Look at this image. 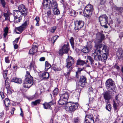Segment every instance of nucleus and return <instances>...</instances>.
<instances>
[{"label":"nucleus","mask_w":123,"mask_h":123,"mask_svg":"<svg viewBox=\"0 0 123 123\" xmlns=\"http://www.w3.org/2000/svg\"><path fill=\"white\" fill-rule=\"evenodd\" d=\"M104 38V34L100 33L97 34L95 42L94 47L96 49L92 55L95 59L104 62L107 59V54L109 53V51L108 48L106 46L101 43Z\"/></svg>","instance_id":"nucleus-1"},{"label":"nucleus","mask_w":123,"mask_h":123,"mask_svg":"<svg viewBox=\"0 0 123 123\" xmlns=\"http://www.w3.org/2000/svg\"><path fill=\"white\" fill-rule=\"evenodd\" d=\"M33 84V77L30 75L29 72L26 71L25 79L23 84L24 87L27 88H29Z\"/></svg>","instance_id":"nucleus-2"},{"label":"nucleus","mask_w":123,"mask_h":123,"mask_svg":"<svg viewBox=\"0 0 123 123\" xmlns=\"http://www.w3.org/2000/svg\"><path fill=\"white\" fill-rule=\"evenodd\" d=\"M64 107L66 110L70 113L74 112L78 108L79 104L77 102H69L65 104Z\"/></svg>","instance_id":"nucleus-3"},{"label":"nucleus","mask_w":123,"mask_h":123,"mask_svg":"<svg viewBox=\"0 0 123 123\" xmlns=\"http://www.w3.org/2000/svg\"><path fill=\"white\" fill-rule=\"evenodd\" d=\"M69 95L68 92H64L60 94V99L58 101L59 105H63L66 104L68 101Z\"/></svg>","instance_id":"nucleus-4"},{"label":"nucleus","mask_w":123,"mask_h":123,"mask_svg":"<svg viewBox=\"0 0 123 123\" xmlns=\"http://www.w3.org/2000/svg\"><path fill=\"white\" fill-rule=\"evenodd\" d=\"M105 85L106 88L109 91L111 92L114 90L115 84L111 79L107 80L105 82Z\"/></svg>","instance_id":"nucleus-5"},{"label":"nucleus","mask_w":123,"mask_h":123,"mask_svg":"<svg viewBox=\"0 0 123 123\" xmlns=\"http://www.w3.org/2000/svg\"><path fill=\"white\" fill-rule=\"evenodd\" d=\"M93 10V7L92 5L90 4L88 5L86 7L84 12L85 16L87 17H90Z\"/></svg>","instance_id":"nucleus-6"},{"label":"nucleus","mask_w":123,"mask_h":123,"mask_svg":"<svg viewBox=\"0 0 123 123\" xmlns=\"http://www.w3.org/2000/svg\"><path fill=\"white\" fill-rule=\"evenodd\" d=\"M29 23V21L27 20L25 21L19 27L16 28L15 29V31L17 33L19 34L26 28Z\"/></svg>","instance_id":"nucleus-7"},{"label":"nucleus","mask_w":123,"mask_h":123,"mask_svg":"<svg viewBox=\"0 0 123 123\" xmlns=\"http://www.w3.org/2000/svg\"><path fill=\"white\" fill-rule=\"evenodd\" d=\"M99 19L101 26H104L106 28H108V26L106 25L108 23V18L106 15L100 16L99 17Z\"/></svg>","instance_id":"nucleus-8"},{"label":"nucleus","mask_w":123,"mask_h":123,"mask_svg":"<svg viewBox=\"0 0 123 123\" xmlns=\"http://www.w3.org/2000/svg\"><path fill=\"white\" fill-rule=\"evenodd\" d=\"M51 1L50 0H44V3H42V4L44 6V7L45 8V6L46 7H47L49 4H51L52 7V8L53 9L54 8H57V4L56 2L54 1L52 3H51Z\"/></svg>","instance_id":"nucleus-9"},{"label":"nucleus","mask_w":123,"mask_h":123,"mask_svg":"<svg viewBox=\"0 0 123 123\" xmlns=\"http://www.w3.org/2000/svg\"><path fill=\"white\" fill-rule=\"evenodd\" d=\"M75 28V30H77L80 29L83 27L84 24V22L82 21H76L74 23Z\"/></svg>","instance_id":"nucleus-10"},{"label":"nucleus","mask_w":123,"mask_h":123,"mask_svg":"<svg viewBox=\"0 0 123 123\" xmlns=\"http://www.w3.org/2000/svg\"><path fill=\"white\" fill-rule=\"evenodd\" d=\"M67 62V67L68 68H72L71 67L72 64L74 63V61L73 58L71 56H68V57L66 60Z\"/></svg>","instance_id":"nucleus-11"},{"label":"nucleus","mask_w":123,"mask_h":123,"mask_svg":"<svg viewBox=\"0 0 123 123\" xmlns=\"http://www.w3.org/2000/svg\"><path fill=\"white\" fill-rule=\"evenodd\" d=\"M18 10L21 12L24 16L27 15V9L24 5L21 4L18 7Z\"/></svg>","instance_id":"nucleus-12"},{"label":"nucleus","mask_w":123,"mask_h":123,"mask_svg":"<svg viewBox=\"0 0 123 123\" xmlns=\"http://www.w3.org/2000/svg\"><path fill=\"white\" fill-rule=\"evenodd\" d=\"M69 46L68 45H64L62 49L59 50V54L60 55H62L64 53H67L69 50Z\"/></svg>","instance_id":"nucleus-13"},{"label":"nucleus","mask_w":123,"mask_h":123,"mask_svg":"<svg viewBox=\"0 0 123 123\" xmlns=\"http://www.w3.org/2000/svg\"><path fill=\"white\" fill-rule=\"evenodd\" d=\"M92 47V46L91 43H88L86 47H84L82 49L81 51L83 53H87L91 50Z\"/></svg>","instance_id":"nucleus-14"},{"label":"nucleus","mask_w":123,"mask_h":123,"mask_svg":"<svg viewBox=\"0 0 123 123\" xmlns=\"http://www.w3.org/2000/svg\"><path fill=\"white\" fill-rule=\"evenodd\" d=\"M55 103V102L54 100H52L49 103H45L43 104V105L44 109H49L52 110V108L51 106L54 105Z\"/></svg>","instance_id":"nucleus-15"},{"label":"nucleus","mask_w":123,"mask_h":123,"mask_svg":"<svg viewBox=\"0 0 123 123\" xmlns=\"http://www.w3.org/2000/svg\"><path fill=\"white\" fill-rule=\"evenodd\" d=\"M86 78L84 76L80 77L79 80V84L82 87L85 86L86 84Z\"/></svg>","instance_id":"nucleus-16"},{"label":"nucleus","mask_w":123,"mask_h":123,"mask_svg":"<svg viewBox=\"0 0 123 123\" xmlns=\"http://www.w3.org/2000/svg\"><path fill=\"white\" fill-rule=\"evenodd\" d=\"M13 15L14 17H22L23 14L18 10H14L13 12Z\"/></svg>","instance_id":"nucleus-17"},{"label":"nucleus","mask_w":123,"mask_h":123,"mask_svg":"<svg viewBox=\"0 0 123 123\" xmlns=\"http://www.w3.org/2000/svg\"><path fill=\"white\" fill-rule=\"evenodd\" d=\"M104 98L107 101H109L111 98V95L108 92H106L104 94Z\"/></svg>","instance_id":"nucleus-18"},{"label":"nucleus","mask_w":123,"mask_h":123,"mask_svg":"<svg viewBox=\"0 0 123 123\" xmlns=\"http://www.w3.org/2000/svg\"><path fill=\"white\" fill-rule=\"evenodd\" d=\"M37 48L36 45H33L32 48L29 50V53L30 55H33L35 53L37 52Z\"/></svg>","instance_id":"nucleus-19"},{"label":"nucleus","mask_w":123,"mask_h":123,"mask_svg":"<svg viewBox=\"0 0 123 123\" xmlns=\"http://www.w3.org/2000/svg\"><path fill=\"white\" fill-rule=\"evenodd\" d=\"M90 90V91L89 93V102L90 103H92L94 100V99L93 97V96L91 97V94L93 93V91L92 90V88L91 87L89 88Z\"/></svg>","instance_id":"nucleus-20"},{"label":"nucleus","mask_w":123,"mask_h":123,"mask_svg":"<svg viewBox=\"0 0 123 123\" xmlns=\"http://www.w3.org/2000/svg\"><path fill=\"white\" fill-rule=\"evenodd\" d=\"M11 81L17 83L21 84L22 83V80L20 78L16 77H14L11 80Z\"/></svg>","instance_id":"nucleus-21"},{"label":"nucleus","mask_w":123,"mask_h":123,"mask_svg":"<svg viewBox=\"0 0 123 123\" xmlns=\"http://www.w3.org/2000/svg\"><path fill=\"white\" fill-rule=\"evenodd\" d=\"M81 92V90L80 89H77L76 90L75 92H74V95L78 100H79V97L80 96V93Z\"/></svg>","instance_id":"nucleus-22"},{"label":"nucleus","mask_w":123,"mask_h":123,"mask_svg":"<svg viewBox=\"0 0 123 123\" xmlns=\"http://www.w3.org/2000/svg\"><path fill=\"white\" fill-rule=\"evenodd\" d=\"M49 74L46 72H45L43 73L41 77L44 80L48 79H49Z\"/></svg>","instance_id":"nucleus-23"},{"label":"nucleus","mask_w":123,"mask_h":123,"mask_svg":"<svg viewBox=\"0 0 123 123\" xmlns=\"http://www.w3.org/2000/svg\"><path fill=\"white\" fill-rule=\"evenodd\" d=\"M10 102L8 98H6L4 101V104L6 107H8L10 106Z\"/></svg>","instance_id":"nucleus-24"},{"label":"nucleus","mask_w":123,"mask_h":123,"mask_svg":"<svg viewBox=\"0 0 123 123\" xmlns=\"http://www.w3.org/2000/svg\"><path fill=\"white\" fill-rule=\"evenodd\" d=\"M22 17H14V21L15 23L20 22L22 19Z\"/></svg>","instance_id":"nucleus-25"},{"label":"nucleus","mask_w":123,"mask_h":123,"mask_svg":"<svg viewBox=\"0 0 123 123\" xmlns=\"http://www.w3.org/2000/svg\"><path fill=\"white\" fill-rule=\"evenodd\" d=\"M119 102H117V103H116L115 101L114 100H113V105L115 111H116L117 110V108L119 105Z\"/></svg>","instance_id":"nucleus-26"},{"label":"nucleus","mask_w":123,"mask_h":123,"mask_svg":"<svg viewBox=\"0 0 123 123\" xmlns=\"http://www.w3.org/2000/svg\"><path fill=\"white\" fill-rule=\"evenodd\" d=\"M94 119L93 116L91 114L87 115H86L85 120H90Z\"/></svg>","instance_id":"nucleus-27"},{"label":"nucleus","mask_w":123,"mask_h":123,"mask_svg":"<svg viewBox=\"0 0 123 123\" xmlns=\"http://www.w3.org/2000/svg\"><path fill=\"white\" fill-rule=\"evenodd\" d=\"M106 109L108 111L110 112L111 110V106L110 104L107 103L106 104Z\"/></svg>","instance_id":"nucleus-28"},{"label":"nucleus","mask_w":123,"mask_h":123,"mask_svg":"<svg viewBox=\"0 0 123 123\" xmlns=\"http://www.w3.org/2000/svg\"><path fill=\"white\" fill-rule=\"evenodd\" d=\"M69 14L71 16H75L77 14V13L74 10H72L70 11Z\"/></svg>","instance_id":"nucleus-29"},{"label":"nucleus","mask_w":123,"mask_h":123,"mask_svg":"<svg viewBox=\"0 0 123 123\" xmlns=\"http://www.w3.org/2000/svg\"><path fill=\"white\" fill-rule=\"evenodd\" d=\"M58 36H55L53 37L51 39V42L53 44L55 42V41L58 38Z\"/></svg>","instance_id":"nucleus-30"},{"label":"nucleus","mask_w":123,"mask_h":123,"mask_svg":"<svg viewBox=\"0 0 123 123\" xmlns=\"http://www.w3.org/2000/svg\"><path fill=\"white\" fill-rule=\"evenodd\" d=\"M123 54V51L122 50L120 49L118 50L117 52V55L118 56H121Z\"/></svg>","instance_id":"nucleus-31"},{"label":"nucleus","mask_w":123,"mask_h":123,"mask_svg":"<svg viewBox=\"0 0 123 123\" xmlns=\"http://www.w3.org/2000/svg\"><path fill=\"white\" fill-rule=\"evenodd\" d=\"M45 69H49L51 67V65L47 61L45 62Z\"/></svg>","instance_id":"nucleus-32"},{"label":"nucleus","mask_w":123,"mask_h":123,"mask_svg":"<svg viewBox=\"0 0 123 123\" xmlns=\"http://www.w3.org/2000/svg\"><path fill=\"white\" fill-rule=\"evenodd\" d=\"M54 13L55 15H58L60 13V12L57 8L53 9Z\"/></svg>","instance_id":"nucleus-33"},{"label":"nucleus","mask_w":123,"mask_h":123,"mask_svg":"<svg viewBox=\"0 0 123 123\" xmlns=\"http://www.w3.org/2000/svg\"><path fill=\"white\" fill-rule=\"evenodd\" d=\"M85 63L83 61L79 60L78 61L77 63V65H82Z\"/></svg>","instance_id":"nucleus-34"},{"label":"nucleus","mask_w":123,"mask_h":123,"mask_svg":"<svg viewBox=\"0 0 123 123\" xmlns=\"http://www.w3.org/2000/svg\"><path fill=\"white\" fill-rule=\"evenodd\" d=\"M40 102V100L39 99L37 100L34 101L32 102H31V104L34 105H36L37 104L39 103Z\"/></svg>","instance_id":"nucleus-35"},{"label":"nucleus","mask_w":123,"mask_h":123,"mask_svg":"<svg viewBox=\"0 0 123 123\" xmlns=\"http://www.w3.org/2000/svg\"><path fill=\"white\" fill-rule=\"evenodd\" d=\"M70 42L73 48H74V39L73 37H71L70 39Z\"/></svg>","instance_id":"nucleus-36"},{"label":"nucleus","mask_w":123,"mask_h":123,"mask_svg":"<svg viewBox=\"0 0 123 123\" xmlns=\"http://www.w3.org/2000/svg\"><path fill=\"white\" fill-rule=\"evenodd\" d=\"M56 29V27L55 26H54L51 27L50 30V31L52 33H54Z\"/></svg>","instance_id":"nucleus-37"},{"label":"nucleus","mask_w":123,"mask_h":123,"mask_svg":"<svg viewBox=\"0 0 123 123\" xmlns=\"http://www.w3.org/2000/svg\"><path fill=\"white\" fill-rule=\"evenodd\" d=\"M120 95L119 94L116 95L115 99L117 101V102H119V100H120Z\"/></svg>","instance_id":"nucleus-38"},{"label":"nucleus","mask_w":123,"mask_h":123,"mask_svg":"<svg viewBox=\"0 0 123 123\" xmlns=\"http://www.w3.org/2000/svg\"><path fill=\"white\" fill-rule=\"evenodd\" d=\"M86 123H94V119L85 120Z\"/></svg>","instance_id":"nucleus-39"},{"label":"nucleus","mask_w":123,"mask_h":123,"mask_svg":"<svg viewBox=\"0 0 123 123\" xmlns=\"http://www.w3.org/2000/svg\"><path fill=\"white\" fill-rule=\"evenodd\" d=\"M83 70H78V71L76 72V77L78 78L79 77V75L80 74L81 71Z\"/></svg>","instance_id":"nucleus-40"},{"label":"nucleus","mask_w":123,"mask_h":123,"mask_svg":"<svg viewBox=\"0 0 123 123\" xmlns=\"http://www.w3.org/2000/svg\"><path fill=\"white\" fill-rule=\"evenodd\" d=\"M58 92V89L56 88L53 91V94L54 95H57Z\"/></svg>","instance_id":"nucleus-41"},{"label":"nucleus","mask_w":123,"mask_h":123,"mask_svg":"<svg viewBox=\"0 0 123 123\" xmlns=\"http://www.w3.org/2000/svg\"><path fill=\"white\" fill-rule=\"evenodd\" d=\"M8 28L7 27L5 28L4 29V36H6L8 32Z\"/></svg>","instance_id":"nucleus-42"},{"label":"nucleus","mask_w":123,"mask_h":123,"mask_svg":"<svg viewBox=\"0 0 123 123\" xmlns=\"http://www.w3.org/2000/svg\"><path fill=\"white\" fill-rule=\"evenodd\" d=\"M7 70H5L3 71V75L4 78H6V75L7 74Z\"/></svg>","instance_id":"nucleus-43"},{"label":"nucleus","mask_w":123,"mask_h":123,"mask_svg":"<svg viewBox=\"0 0 123 123\" xmlns=\"http://www.w3.org/2000/svg\"><path fill=\"white\" fill-rule=\"evenodd\" d=\"M0 3L3 7L5 6L6 2L4 0H0Z\"/></svg>","instance_id":"nucleus-44"},{"label":"nucleus","mask_w":123,"mask_h":123,"mask_svg":"<svg viewBox=\"0 0 123 123\" xmlns=\"http://www.w3.org/2000/svg\"><path fill=\"white\" fill-rule=\"evenodd\" d=\"M36 68V66L33 63L30 64V68L31 69H35Z\"/></svg>","instance_id":"nucleus-45"},{"label":"nucleus","mask_w":123,"mask_h":123,"mask_svg":"<svg viewBox=\"0 0 123 123\" xmlns=\"http://www.w3.org/2000/svg\"><path fill=\"white\" fill-rule=\"evenodd\" d=\"M71 71V70H67V72L64 73L66 77H68Z\"/></svg>","instance_id":"nucleus-46"},{"label":"nucleus","mask_w":123,"mask_h":123,"mask_svg":"<svg viewBox=\"0 0 123 123\" xmlns=\"http://www.w3.org/2000/svg\"><path fill=\"white\" fill-rule=\"evenodd\" d=\"M87 58V59L90 61L91 64H92L93 62V60L92 57L90 56H88Z\"/></svg>","instance_id":"nucleus-47"},{"label":"nucleus","mask_w":123,"mask_h":123,"mask_svg":"<svg viewBox=\"0 0 123 123\" xmlns=\"http://www.w3.org/2000/svg\"><path fill=\"white\" fill-rule=\"evenodd\" d=\"M74 123H79L80 120L78 118H76L74 119Z\"/></svg>","instance_id":"nucleus-48"},{"label":"nucleus","mask_w":123,"mask_h":123,"mask_svg":"<svg viewBox=\"0 0 123 123\" xmlns=\"http://www.w3.org/2000/svg\"><path fill=\"white\" fill-rule=\"evenodd\" d=\"M9 57H7L5 58V60L6 62L7 63H9L10 62V61L9 59Z\"/></svg>","instance_id":"nucleus-49"},{"label":"nucleus","mask_w":123,"mask_h":123,"mask_svg":"<svg viewBox=\"0 0 123 123\" xmlns=\"http://www.w3.org/2000/svg\"><path fill=\"white\" fill-rule=\"evenodd\" d=\"M19 37L17 38V39H16V40L13 41V44H17V43L18 42V40H19Z\"/></svg>","instance_id":"nucleus-50"},{"label":"nucleus","mask_w":123,"mask_h":123,"mask_svg":"<svg viewBox=\"0 0 123 123\" xmlns=\"http://www.w3.org/2000/svg\"><path fill=\"white\" fill-rule=\"evenodd\" d=\"M113 68H116L117 69H119L120 68L119 67L117 64H115Z\"/></svg>","instance_id":"nucleus-51"},{"label":"nucleus","mask_w":123,"mask_h":123,"mask_svg":"<svg viewBox=\"0 0 123 123\" xmlns=\"http://www.w3.org/2000/svg\"><path fill=\"white\" fill-rule=\"evenodd\" d=\"M0 95L2 99H3L4 98V95L3 92H0Z\"/></svg>","instance_id":"nucleus-52"},{"label":"nucleus","mask_w":123,"mask_h":123,"mask_svg":"<svg viewBox=\"0 0 123 123\" xmlns=\"http://www.w3.org/2000/svg\"><path fill=\"white\" fill-rule=\"evenodd\" d=\"M51 68H53L54 69H57V68H56V66L54 64L53 65L51 66Z\"/></svg>","instance_id":"nucleus-53"},{"label":"nucleus","mask_w":123,"mask_h":123,"mask_svg":"<svg viewBox=\"0 0 123 123\" xmlns=\"http://www.w3.org/2000/svg\"><path fill=\"white\" fill-rule=\"evenodd\" d=\"M45 59V58L44 57H41L39 59V61H44Z\"/></svg>","instance_id":"nucleus-54"},{"label":"nucleus","mask_w":123,"mask_h":123,"mask_svg":"<svg viewBox=\"0 0 123 123\" xmlns=\"http://www.w3.org/2000/svg\"><path fill=\"white\" fill-rule=\"evenodd\" d=\"M15 109L14 108H13L11 110V114H12L14 113V111L15 110Z\"/></svg>","instance_id":"nucleus-55"},{"label":"nucleus","mask_w":123,"mask_h":123,"mask_svg":"<svg viewBox=\"0 0 123 123\" xmlns=\"http://www.w3.org/2000/svg\"><path fill=\"white\" fill-rule=\"evenodd\" d=\"M35 20L37 22H39V18L38 17H37L35 19Z\"/></svg>","instance_id":"nucleus-56"},{"label":"nucleus","mask_w":123,"mask_h":123,"mask_svg":"<svg viewBox=\"0 0 123 123\" xmlns=\"http://www.w3.org/2000/svg\"><path fill=\"white\" fill-rule=\"evenodd\" d=\"M14 44V48L15 49H16L18 48V46L17 44Z\"/></svg>","instance_id":"nucleus-57"},{"label":"nucleus","mask_w":123,"mask_h":123,"mask_svg":"<svg viewBox=\"0 0 123 123\" xmlns=\"http://www.w3.org/2000/svg\"><path fill=\"white\" fill-rule=\"evenodd\" d=\"M20 109L21 111V113L20 114V116L22 117H23V112L22 111V109L21 108H20Z\"/></svg>","instance_id":"nucleus-58"},{"label":"nucleus","mask_w":123,"mask_h":123,"mask_svg":"<svg viewBox=\"0 0 123 123\" xmlns=\"http://www.w3.org/2000/svg\"><path fill=\"white\" fill-rule=\"evenodd\" d=\"M67 117V116L66 115H63L62 117V118L64 119L66 118Z\"/></svg>","instance_id":"nucleus-59"},{"label":"nucleus","mask_w":123,"mask_h":123,"mask_svg":"<svg viewBox=\"0 0 123 123\" xmlns=\"http://www.w3.org/2000/svg\"><path fill=\"white\" fill-rule=\"evenodd\" d=\"M4 115V113L3 112H2L0 113V118L2 117Z\"/></svg>","instance_id":"nucleus-60"},{"label":"nucleus","mask_w":123,"mask_h":123,"mask_svg":"<svg viewBox=\"0 0 123 123\" xmlns=\"http://www.w3.org/2000/svg\"><path fill=\"white\" fill-rule=\"evenodd\" d=\"M4 15L5 17L6 18H8V15L6 13H4Z\"/></svg>","instance_id":"nucleus-61"},{"label":"nucleus","mask_w":123,"mask_h":123,"mask_svg":"<svg viewBox=\"0 0 123 123\" xmlns=\"http://www.w3.org/2000/svg\"><path fill=\"white\" fill-rule=\"evenodd\" d=\"M4 15L5 17L6 18H8V15L6 13H4Z\"/></svg>","instance_id":"nucleus-62"},{"label":"nucleus","mask_w":123,"mask_h":123,"mask_svg":"<svg viewBox=\"0 0 123 123\" xmlns=\"http://www.w3.org/2000/svg\"><path fill=\"white\" fill-rule=\"evenodd\" d=\"M47 14L48 16H49L50 15L51 12L49 11H48L47 12Z\"/></svg>","instance_id":"nucleus-63"},{"label":"nucleus","mask_w":123,"mask_h":123,"mask_svg":"<svg viewBox=\"0 0 123 123\" xmlns=\"http://www.w3.org/2000/svg\"><path fill=\"white\" fill-rule=\"evenodd\" d=\"M121 72H122V76L121 77L122 79V80L123 81V70H121Z\"/></svg>","instance_id":"nucleus-64"}]
</instances>
